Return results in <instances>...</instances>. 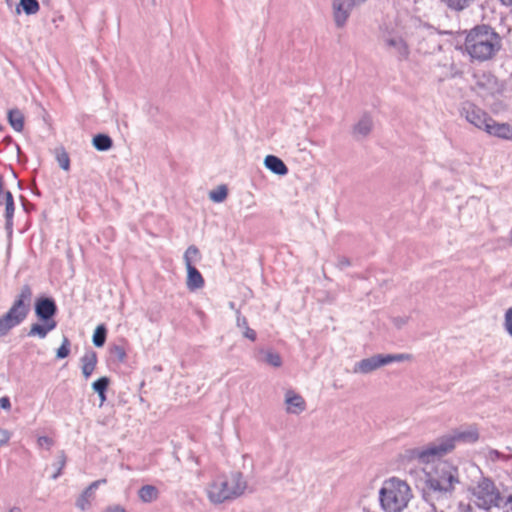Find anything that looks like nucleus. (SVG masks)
Wrapping results in <instances>:
<instances>
[{
  "label": "nucleus",
  "instance_id": "47",
  "mask_svg": "<svg viewBox=\"0 0 512 512\" xmlns=\"http://www.w3.org/2000/svg\"><path fill=\"white\" fill-rule=\"evenodd\" d=\"M0 407L4 410H10L11 403H10V399L7 396L0 398Z\"/></svg>",
  "mask_w": 512,
  "mask_h": 512
},
{
  "label": "nucleus",
  "instance_id": "15",
  "mask_svg": "<svg viewBox=\"0 0 512 512\" xmlns=\"http://www.w3.org/2000/svg\"><path fill=\"white\" fill-rule=\"evenodd\" d=\"M285 403L287 404L288 413L292 414H299L306 408L303 397L292 391L286 393Z\"/></svg>",
  "mask_w": 512,
  "mask_h": 512
},
{
  "label": "nucleus",
  "instance_id": "39",
  "mask_svg": "<svg viewBox=\"0 0 512 512\" xmlns=\"http://www.w3.org/2000/svg\"><path fill=\"white\" fill-rule=\"evenodd\" d=\"M475 0H450V8L455 10H463L467 8Z\"/></svg>",
  "mask_w": 512,
  "mask_h": 512
},
{
  "label": "nucleus",
  "instance_id": "43",
  "mask_svg": "<svg viewBox=\"0 0 512 512\" xmlns=\"http://www.w3.org/2000/svg\"><path fill=\"white\" fill-rule=\"evenodd\" d=\"M11 438V433L6 430L0 428V447L6 445Z\"/></svg>",
  "mask_w": 512,
  "mask_h": 512
},
{
  "label": "nucleus",
  "instance_id": "32",
  "mask_svg": "<svg viewBox=\"0 0 512 512\" xmlns=\"http://www.w3.org/2000/svg\"><path fill=\"white\" fill-rule=\"evenodd\" d=\"M16 326L17 325L14 324L10 318H8L6 315H3L0 318V338L6 336L9 331Z\"/></svg>",
  "mask_w": 512,
  "mask_h": 512
},
{
  "label": "nucleus",
  "instance_id": "45",
  "mask_svg": "<svg viewBox=\"0 0 512 512\" xmlns=\"http://www.w3.org/2000/svg\"><path fill=\"white\" fill-rule=\"evenodd\" d=\"M102 512H127V511L121 505H110V506L106 507Z\"/></svg>",
  "mask_w": 512,
  "mask_h": 512
},
{
  "label": "nucleus",
  "instance_id": "24",
  "mask_svg": "<svg viewBox=\"0 0 512 512\" xmlns=\"http://www.w3.org/2000/svg\"><path fill=\"white\" fill-rule=\"evenodd\" d=\"M140 500L144 503H151L158 499L159 490L153 485H144L138 491Z\"/></svg>",
  "mask_w": 512,
  "mask_h": 512
},
{
  "label": "nucleus",
  "instance_id": "5",
  "mask_svg": "<svg viewBox=\"0 0 512 512\" xmlns=\"http://www.w3.org/2000/svg\"><path fill=\"white\" fill-rule=\"evenodd\" d=\"M475 504L488 511L492 507H497L501 500V493L489 478H482L472 490Z\"/></svg>",
  "mask_w": 512,
  "mask_h": 512
},
{
  "label": "nucleus",
  "instance_id": "25",
  "mask_svg": "<svg viewBox=\"0 0 512 512\" xmlns=\"http://www.w3.org/2000/svg\"><path fill=\"white\" fill-rule=\"evenodd\" d=\"M237 327L242 329L243 336L251 341H255L257 338V334L255 330L251 329L248 326V321L244 316H241L240 312H237L236 319Z\"/></svg>",
  "mask_w": 512,
  "mask_h": 512
},
{
  "label": "nucleus",
  "instance_id": "53",
  "mask_svg": "<svg viewBox=\"0 0 512 512\" xmlns=\"http://www.w3.org/2000/svg\"><path fill=\"white\" fill-rule=\"evenodd\" d=\"M43 3H49L50 0H42Z\"/></svg>",
  "mask_w": 512,
  "mask_h": 512
},
{
  "label": "nucleus",
  "instance_id": "14",
  "mask_svg": "<svg viewBox=\"0 0 512 512\" xmlns=\"http://www.w3.org/2000/svg\"><path fill=\"white\" fill-rule=\"evenodd\" d=\"M484 131L501 139H512V126L508 123H497L492 118H490V123L486 125Z\"/></svg>",
  "mask_w": 512,
  "mask_h": 512
},
{
  "label": "nucleus",
  "instance_id": "55",
  "mask_svg": "<svg viewBox=\"0 0 512 512\" xmlns=\"http://www.w3.org/2000/svg\"><path fill=\"white\" fill-rule=\"evenodd\" d=\"M2 129H3V126H2V125H0V131H2Z\"/></svg>",
  "mask_w": 512,
  "mask_h": 512
},
{
  "label": "nucleus",
  "instance_id": "38",
  "mask_svg": "<svg viewBox=\"0 0 512 512\" xmlns=\"http://www.w3.org/2000/svg\"><path fill=\"white\" fill-rule=\"evenodd\" d=\"M498 508H501L504 512H512V494L502 497L499 501Z\"/></svg>",
  "mask_w": 512,
  "mask_h": 512
},
{
  "label": "nucleus",
  "instance_id": "44",
  "mask_svg": "<svg viewBox=\"0 0 512 512\" xmlns=\"http://www.w3.org/2000/svg\"><path fill=\"white\" fill-rule=\"evenodd\" d=\"M350 265H351V262L347 257H344V256L338 257L337 263H336L337 268H339L340 270H343V269L349 267Z\"/></svg>",
  "mask_w": 512,
  "mask_h": 512
},
{
  "label": "nucleus",
  "instance_id": "50",
  "mask_svg": "<svg viewBox=\"0 0 512 512\" xmlns=\"http://www.w3.org/2000/svg\"><path fill=\"white\" fill-rule=\"evenodd\" d=\"M99 398H100V402H101V405L106 401V396H105V392H101V393H97Z\"/></svg>",
  "mask_w": 512,
  "mask_h": 512
},
{
  "label": "nucleus",
  "instance_id": "33",
  "mask_svg": "<svg viewBox=\"0 0 512 512\" xmlns=\"http://www.w3.org/2000/svg\"><path fill=\"white\" fill-rule=\"evenodd\" d=\"M56 159L63 170L68 171L70 169V158L67 152L64 150L59 151L56 155Z\"/></svg>",
  "mask_w": 512,
  "mask_h": 512
},
{
  "label": "nucleus",
  "instance_id": "2",
  "mask_svg": "<svg viewBox=\"0 0 512 512\" xmlns=\"http://www.w3.org/2000/svg\"><path fill=\"white\" fill-rule=\"evenodd\" d=\"M464 46L472 60L484 62L497 55L502 47V40L490 26L478 25L467 33Z\"/></svg>",
  "mask_w": 512,
  "mask_h": 512
},
{
  "label": "nucleus",
  "instance_id": "9",
  "mask_svg": "<svg viewBox=\"0 0 512 512\" xmlns=\"http://www.w3.org/2000/svg\"><path fill=\"white\" fill-rule=\"evenodd\" d=\"M386 49L399 60H405L409 56V48L403 38L396 34H388L383 38Z\"/></svg>",
  "mask_w": 512,
  "mask_h": 512
},
{
  "label": "nucleus",
  "instance_id": "27",
  "mask_svg": "<svg viewBox=\"0 0 512 512\" xmlns=\"http://www.w3.org/2000/svg\"><path fill=\"white\" fill-rule=\"evenodd\" d=\"M14 200L10 191L5 192V218L7 227L12 226V219L14 215Z\"/></svg>",
  "mask_w": 512,
  "mask_h": 512
},
{
  "label": "nucleus",
  "instance_id": "36",
  "mask_svg": "<svg viewBox=\"0 0 512 512\" xmlns=\"http://www.w3.org/2000/svg\"><path fill=\"white\" fill-rule=\"evenodd\" d=\"M485 455L488 460H491L493 462H496L499 460L507 461L510 459V456H506L495 449H488Z\"/></svg>",
  "mask_w": 512,
  "mask_h": 512
},
{
  "label": "nucleus",
  "instance_id": "13",
  "mask_svg": "<svg viewBox=\"0 0 512 512\" xmlns=\"http://www.w3.org/2000/svg\"><path fill=\"white\" fill-rule=\"evenodd\" d=\"M29 310L30 305L22 304L21 300H15L5 315L18 326L26 319Z\"/></svg>",
  "mask_w": 512,
  "mask_h": 512
},
{
  "label": "nucleus",
  "instance_id": "46",
  "mask_svg": "<svg viewBox=\"0 0 512 512\" xmlns=\"http://www.w3.org/2000/svg\"><path fill=\"white\" fill-rule=\"evenodd\" d=\"M458 512H474L470 503L460 502L458 504Z\"/></svg>",
  "mask_w": 512,
  "mask_h": 512
},
{
  "label": "nucleus",
  "instance_id": "11",
  "mask_svg": "<svg viewBox=\"0 0 512 512\" xmlns=\"http://www.w3.org/2000/svg\"><path fill=\"white\" fill-rule=\"evenodd\" d=\"M478 439V430L473 426L455 429L453 433L450 434V450L453 448L455 443L470 444L475 443Z\"/></svg>",
  "mask_w": 512,
  "mask_h": 512
},
{
  "label": "nucleus",
  "instance_id": "34",
  "mask_svg": "<svg viewBox=\"0 0 512 512\" xmlns=\"http://www.w3.org/2000/svg\"><path fill=\"white\" fill-rule=\"evenodd\" d=\"M110 380L108 377H101L98 380L94 381L92 384V388L96 393L106 392L109 386Z\"/></svg>",
  "mask_w": 512,
  "mask_h": 512
},
{
  "label": "nucleus",
  "instance_id": "22",
  "mask_svg": "<svg viewBox=\"0 0 512 512\" xmlns=\"http://www.w3.org/2000/svg\"><path fill=\"white\" fill-rule=\"evenodd\" d=\"M7 119L10 126L16 132H22L24 129V114L18 108L10 109L7 113Z\"/></svg>",
  "mask_w": 512,
  "mask_h": 512
},
{
  "label": "nucleus",
  "instance_id": "41",
  "mask_svg": "<svg viewBox=\"0 0 512 512\" xmlns=\"http://www.w3.org/2000/svg\"><path fill=\"white\" fill-rule=\"evenodd\" d=\"M37 444L40 448H46L47 450H50L54 445V440L48 436H40L37 439Z\"/></svg>",
  "mask_w": 512,
  "mask_h": 512
},
{
  "label": "nucleus",
  "instance_id": "10",
  "mask_svg": "<svg viewBox=\"0 0 512 512\" xmlns=\"http://www.w3.org/2000/svg\"><path fill=\"white\" fill-rule=\"evenodd\" d=\"M57 306L52 298H40L35 303V314L43 322L55 321Z\"/></svg>",
  "mask_w": 512,
  "mask_h": 512
},
{
  "label": "nucleus",
  "instance_id": "56",
  "mask_svg": "<svg viewBox=\"0 0 512 512\" xmlns=\"http://www.w3.org/2000/svg\"><path fill=\"white\" fill-rule=\"evenodd\" d=\"M5 1H6V3H10L11 0H5Z\"/></svg>",
  "mask_w": 512,
  "mask_h": 512
},
{
  "label": "nucleus",
  "instance_id": "28",
  "mask_svg": "<svg viewBox=\"0 0 512 512\" xmlns=\"http://www.w3.org/2000/svg\"><path fill=\"white\" fill-rule=\"evenodd\" d=\"M183 258H184V262H185L186 267L194 266L193 263L197 262L198 260H200L199 249L196 246H194V245L189 246L186 249Z\"/></svg>",
  "mask_w": 512,
  "mask_h": 512
},
{
  "label": "nucleus",
  "instance_id": "52",
  "mask_svg": "<svg viewBox=\"0 0 512 512\" xmlns=\"http://www.w3.org/2000/svg\"><path fill=\"white\" fill-rule=\"evenodd\" d=\"M506 6H512V0H500Z\"/></svg>",
  "mask_w": 512,
  "mask_h": 512
},
{
  "label": "nucleus",
  "instance_id": "26",
  "mask_svg": "<svg viewBox=\"0 0 512 512\" xmlns=\"http://www.w3.org/2000/svg\"><path fill=\"white\" fill-rule=\"evenodd\" d=\"M92 143L98 151H108L113 146L112 139L106 134H98L94 136Z\"/></svg>",
  "mask_w": 512,
  "mask_h": 512
},
{
  "label": "nucleus",
  "instance_id": "1",
  "mask_svg": "<svg viewBox=\"0 0 512 512\" xmlns=\"http://www.w3.org/2000/svg\"><path fill=\"white\" fill-rule=\"evenodd\" d=\"M448 453V437L442 436L425 447H416L407 451L411 460L420 464H432L424 469L426 484L434 492L445 494L448 490V464L440 461Z\"/></svg>",
  "mask_w": 512,
  "mask_h": 512
},
{
  "label": "nucleus",
  "instance_id": "48",
  "mask_svg": "<svg viewBox=\"0 0 512 512\" xmlns=\"http://www.w3.org/2000/svg\"><path fill=\"white\" fill-rule=\"evenodd\" d=\"M512 323V306L506 311L504 316V325Z\"/></svg>",
  "mask_w": 512,
  "mask_h": 512
},
{
  "label": "nucleus",
  "instance_id": "54",
  "mask_svg": "<svg viewBox=\"0 0 512 512\" xmlns=\"http://www.w3.org/2000/svg\"><path fill=\"white\" fill-rule=\"evenodd\" d=\"M360 3H364L366 2L367 0H358Z\"/></svg>",
  "mask_w": 512,
  "mask_h": 512
},
{
  "label": "nucleus",
  "instance_id": "51",
  "mask_svg": "<svg viewBox=\"0 0 512 512\" xmlns=\"http://www.w3.org/2000/svg\"><path fill=\"white\" fill-rule=\"evenodd\" d=\"M8 512H22V509L18 506H14L10 508Z\"/></svg>",
  "mask_w": 512,
  "mask_h": 512
},
{
  "label": "nucleus",
  "instance_id": "3",
  "mask_svg": "<svg viewBox=\"0 0 512 512\" xmlns=\"http://www.w3.org/2000/svg\"><path fill=\"white\" fill-rule=\"evenodd\" d=\"M248 485L241 472L219 475L213 478L205 488L208 500L214 505L231 502L241 497Z\"/></svg>",
  "mask_w": 512,
  "mask_h": 512
},
{
  "label": "nucleus",
  "instance_id": "35",
  "mask_svg": "<svg viewBox=\"0 0 512 512\" xmlns=\"http://www.w3.org/2000/svg\"><path fill=\"white\" fill-rule=\"evenodd\" d=\"M70 353V341L67 337L63 338L61 346L57 349L56 357L58 359L66 358Z\"/></svg>",
  "mask_w": 512,
  "mask_h": 512
},
{
  "label": "nucleus",
  "instance_id": "29",
  "mask_svg": "<svg viewBox=\"0 0 512 512\" xmlns=\"http://www.w3.org/2000/svg\"><path fill=\"white\" fill-rule=\"evenodd\" d=\"M106 335H107V330H106L105 326L104 325L97 326V328L94 331L93 338H92L93 344L96 347H102L105 344Z\"/></svg>",
  "mask_w": 512,
  "mask_h": 512
},
{
  "label": "nucleus",
  "instance_id": "19",
  "mask_svg": "<svg viewBox=\"0 0 512 512\" xmlns=\"http://www.w3.org/2000/svg\"><path fill=\"white\" fill-rule=\"evenodd\" d=\"M57 326L56 321L44 322L43 324L34 323L31 325L28 332L29 337L37 336L40 339H44L49 332L54 330Z\"/></svg>",
  "mask_w": 512,
  "mask_h": 512
},
{
  "label": "nucleus",
  "instance_id": "31",
  "mask_svg": "<svg viewBox=\"0 0 512 512\" xmlns=\"http://www.w3.org/2000/svg\"><path fill=\"white\" fill-rule=\"evenodd\" d=\"M110 355L114 360L121 362V363L124 362L127 357L125 348L120 345L112 346L110 348Z\"/></svg>",
  "mask_w": 512,
  "mask_h": 512
},
{
  "label": "nucleus",
  "instance_id": "40",
  "mask_svg": "<svg viewBox=\"0 0 512 512\" xmlns=\"http://www.w3.org/2000/svg\"><path fill=\"white\" fill-rule=\"evenodd\" d=\"M66 464V456L64 454V452H60L59 456H58V462H57V470L56 472L52 475V479H57L61 473H62V469L64 468Z\"/></svg>",
  "mask_w": 512,
  "mask_h": 512
},
{
  "label": "nucleus",
  "instance_id": "16",
  "mask_svg": "<svg viewBox=\"0 0 512 512\" xmlns=\"http://www.w3.org/2000/svg\"><path fill=\"white\" fill-rule=\"evenodd\" d=\"M97 364V354L93 350L86 351L84 355L81 357V369L83 376L88 379Z\"/></svg>",
  "mask_w": 512,
  "mask_h": 512
},
{
  "label": "nucleus",
  "instance_id": "12",
  "mask_svg": "<svg viewBox=\"0 0 512 512\" xmlns=\"http://www.w3.org/2000/svg\"><path fill=\"white\" fill-rule=\"evenodd\" d=\"M105 479H100L92 482L77 498L76 507L81 511H86L91 507L92 501L95 499V491L100 484L105 483Z\"/></svg>",
  "mask_w": 512,
  "mask_h": 512
},
{
  "label": "nucleus",
  "instance_id": "21",
  "mask_svg": "<svg viewBox=\"0 0 512 512\" xmlns=\"http://www.w3.org/2000/svg\"><path fill=\"white\" fill-rule=\"evenodd\" d=\"M259 358L258 360L272 366L274 368H279L282 366V358L279 353L273 351V350H265L261 349L258 352Z\"/></svg>",
  "mask_w": 512,
  "mask_h": 512
},
{
  "label": "nucleus",
  "instance_id": "6",
  "mask_svg": "<svg viewBox=\"0 0 512 512\" xmlns=\"http://www.w3.org/2000/svg\"><path fill=\"white\" fill-rule=\"evenodd\" d=\"M412 359L410 354H376L368 358H364L357 362L353 367L354 373L369 374L380 367L389 365L394 362H404Z\"/></svg>",
  "mask_w": 512,
  "mask_h": 512
},
{
  "label": "nucleus",
  "instance_id": "42",
  "mask_svg": "<svg viewBox=\"0 0 512 512\" xmlns=\"http://www.w3.org/2000/svg\"><path fill=\"white\" fill-rule=\"evenodd\" d=\"M449 479H450V487L454 483H459L460 482V478H459V473H458V468L457 467H451L450 466V476H449Z\"/></svg>",
  "mask_w": 512,
  "mask_h": 512
},
{
  "label": "nucleus",
  "instance_id": "37",
  "mask_svg": "<svg viewBox=\"0 0 512 512\" xmlns=\"http://www.w3.org/2000/svg\"><path fill=\"white\" fill-rule=\"evenodd\" d=\"M32 296V291L28 285L22 287L20 294L18 295L16 300H21L22 304H28L30 302Z\"/></svg>",
  "mask_w": 512,
  "mask_h": 512
},
{
  "label": "nucleus",
  "instance_id": "8",
  "mask_svg": "<svg viewBox=\"0 0 512 512\" xmlns=\"http://www.w3.org/2000/svg\"><path fill=\"white\" fill-rule=\"evenodd\" d=\"M358 4H361L358 0H333V17L337 27L346 24L353 7Z\"/></svg>",
  "mask_w": 512,
  "mask_h": 512
},
{
  "label": "nucleus",
  "instance_id": "18",
  "mask_svg": "<svg viewBox=\"0 0 512 512\" xmlns=\"http://www.w3.org/2000/svg\"><path fill=\"white\" fill-rule=\"evenodd\" d=\"M264 165L274 174L283 176L288 173V168L285 163L274 155H268L264 159Z\"/></svg>",
  "mask_w": 512,
  "mask_h": 512
},
{
  "label": "nucleus",
  "instance_id": "7",
  "mask_svg": "<svg viewBox=\"0 0 512 512\" xmlns=\"http://www.w3.org/2000/svg\"><path fill=\"white\" fill-rule=\"evenodd\" d=\"M461 115L464 116L469 123L481 130H485L491 118L485 111L472 103H465L463 105Z\"/></svg>",
  "mask_w": 512,
  "mask_h": 512
},
{
  "label": "nucleus",
  "instance_id": "17",
  "mask_svg": "<svg viewBox=\"0 0 512 512\" xmlns=\"http://www.w3.org/2000/svg\"><path fill=\"white\" fill-rule=\"evenodd\" d=\"M186 285L190 291L200 289L204 286V279L195 266H188Z\"/></svg>",
  "mask_w": 512,
  "mask_h": 512
},
{
  "label": "nucleus",
  "instance_id": "4",
  "mask_svg": "<svg viewBox=\"0 0 512 512\" xmlns=\"http://www.w3.org/2000/svg\"><path fill=\"white\" fill-rule=\"evenodd\" d=\"M413 495L410 486L397 477L386 479L379 490V502L385 512H402Z\"/></svg>",
  "mask_w": 512,
  "mask_h": 512
},
{
  "label": "nucleus",
  "instance_id": "30",
  "mask_svg": "<svg viewBox=\"0 0 512 512\" xmlns=\"http://www.w3.org/2000/svg\"><path fill=\"white\" fill-rule=\"evenodd\" d=\"M228 195V189L225 185H220L217 187V189L212 190L209 193V198L215 202V203H221L223 202Z\"/></svg>",
  "mask_w": 512,
  "mask_h": 512
},
{
  "label": "nucleus",
  "instance_id": "23",
  "mask_svg": "<svg viewBox=\"0 0 512 512\" xmlns=\"http://www.w3.org/2000/svg\"><path fill=\"white\" fill-rule=\"evenodd\" d=\"M22 11L28 16L37 14L40 11L38 0H20L15 12L19 15Z\"/></svg>",
  "mask_w": 512,
  "mask_h": 512
},
{
  "label": "nucleus",
  "instance_id": "20",
  "mask_svg": "<svg viewBox=\"0 0 512 512\" xmlns=\"http://www.w3.org/2000/svg\"><path fill=\"white\" fill-rule=\"evenodd\" d=\"M372 127H373V120H372L371 116L365 114L354 125L353 134L356 137L364 138L371 132Z\"/></svg>",
  "mask_w": 512,
  "mask_h": 512
},
{
  "label": "nucleus",
  "instance_id": "49",
  "mask_svg": "<svg viewBox=\"0 0 512 512\" xmlns=\"http://www.w3.org/2000/svg\"><path fill=\"white\" fill-rule=\"evenodd\" d=\"M505 330L507 333L512 337V323L504 325Z\"/></svg>",
  "mask_w": 512,
  "mask_h": 512
}]
</instances>
